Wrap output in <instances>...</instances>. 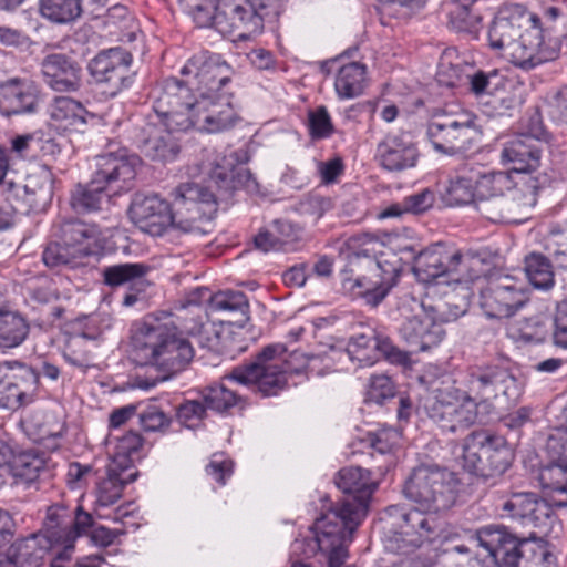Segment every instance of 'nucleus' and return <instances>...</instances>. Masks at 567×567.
Here are the masks:
<instances>
[{
	"mask_svg": "<svg viewBox=\"0 0 567 567\" xmlns=\"http://www.w3.org/2000/svg\"><path fill=\"white\" fill-rule=\"evenodd\" d=\"M181 78L161 82L154 94L153 110L165 126L143 128L138 148L152 161L172 162L181 148L172 132L218 133L237 121L231 105L233 66L218 53L200 51L182 66Z\"/></svg>",
	"mask_w": 567,
	"mask_h": 567,
	"instance_id": "1",
	"label": "nucleus"
},
{
	"mask_svg": "<svg viewBox=\"0 0 567 567\" xmlns=\"http://www.w3.org/2000/svg\"><path fill=\"white\" fill-rule=\"evenodd\" d=\"M458 480L455 474L437 465H421L411 472L403 485V495L415 507L404 509L389 506L386 512L400 518L398 529L390 530L384 538L388 551L408 555L432 540L440 523L434 516L450 509L457 498Z\"/></svg>",
	"mask_w": 567,
	"mask_h": 567,
	"instance_id": "2",
	"label": "nucleus"
},
{
	"mask_svg": "<svg viewBox=\"0 0 567 567\" xmlns=\"http://www.w3.org/2000/svg\"><path fill=\"white\" fill-rule=\"evenodd\" d=\"M204 287L193 290L186 305L176 312L159 311L146 315L132 330V347L136 360L152 365L167 379L183 371L193 360L195 351L183 333L195 336L208 323L207 312L200 306Z\"/></svg>",
	"mask_w": 567,
	"mask_h": 567,
	"instance_id": "3",
	"label": "nucleus"
},
{
	"mask_svg": "<svg viewBox=\"0 0 567 567\" xmlns=\"http://www.w3.org/2000/svg\"><path fill=\"white\" fill-rule=\"evenodd\" d=\"M334 482L344 497L316 519L311 537L295 539L291 544L292 554L305 557L322 550L329 556L330 567L342 564L347 556V543L365 516L378 486L370 471L355 466L341 468Z\"/></svg>",
	"mask_w": 567,
	"mask_h": 567,
	"instance_id": "4",
	"label": "nucleus"
},
{
	"mask_svg": "<svg viewBox=\"0 0 567 567\" xmlns=\"http://www.w3.org/2000/svg\"><path fill=\"white\" fill-rule=\"evenodd\" d=\"M514 382L511 372L499 364L474 365L467 371V392L454 385L433 388L424 400L423 410L442 431L463 432L476 423L480 403L499 394L507 395Z\"/></svg>",
	"mask_w": 567,
	"mask_h": 567,
	"instance_id": "5",
	"label": "nucleus"
},
{
	"mask_svg": "<svg viewBox=\"0 0 567 567\" xmlns=\"http://www.w3.org/2000/svg\"><path fill=\"white\" fill-rule=\"evenodd\" d=\"M168 204L158 195H137L131 207L130 217L142 231L151 236H162L168 227L184 234L203 235L205 225L216 210L215 197L195 183H183L173 192Z\"/></svg>",
	"mask_w": 567,
	"mask_h": 567,
	"instance_id": "6",
	"label": "nucleus"
},
{
	"mask_svg": "<svg viewBox=\"0 0 567 567\" xmlns=\"http://www.w3.org/2000/svg\"><path fill=\"white\" fill-rule=\"evenodd\" d=\"M349 257L350 269L342 271L343 290L370 307H378L398 284L401 259L392 252L372 256L368 248Z\"/></svg>",
	"mask_w": 567,
	"mask_h": 567,
	"instance_id": "7",
	"label": "nucleus"
},
{
	"mask_svg": "<svg viewBox=\"0 0 567 567\" xmlns=\"http://www.w3.org/2000/svg\"><path fill=\"white\" fill-rule=\"evenodd\" d=\"M141 165V158L128 153L126 148L107 152L95 156V171L86 185H78L71 194V206L78 213H91L101 209L110 195L109 187H116L114 193L126 192L133 187V182Z\"/></svg>",
	"mask_w": 567,
	"mask_h": 567,
	"instance_id": "8",
	"label": "nucleus"
},
{
	"mask_svg": "<svg viewBox=\"0 0 567 567\" xmlns=\"http://www.w3.org/2000/svg\"><path fill=\"white\" fill-rule=\"evenodd\" d=\"M48 523L44 533L33 534L23 539L18 546L17 559L28 566L38 567L47 553L59 547L58 558L71 556L74 540L93 528L92 516L79 506L75 515L69 516L64 507L53 506L48 512Z\"/></svg>",
	"mask_w": 567,
	"mask_h": 567,
	"instance_id": "9",
	"label": "nucleus"
},
{
	"mask_svg": "<svg viewBox=\"0 0 567 567\" xmlns=\"http://www.w3.org/2000/svg\"><path fill=\"white\" fill-rule=\"evenodd\" d=\"M282 343L268 344L249 363L235 367L224 380L252 388L262 396L278 395L287 388L293 371Z\"/></svg>",
	"mask_w": 567,
	"mask_h": 567,
	"instance_id": "10",
	"label": "nucleus"
},
{
	"mask_svg": "<svg viewBox=\"0 0 567 567\" xmlns=\"http://www.w3.org/2000/svg\"><path fill=\"white\" fill-rule=\"evenodd\" d=\"M287 0H220L217 31L248 40L262 33L265 22L279 16Z\"/></svg>",
	"mask_w": 567,
	"mask_h": 567,
	"instance_id": "11",
	"label": "nucleus"
},
{
	"mask_svg": "<svg viewBox=\"0 0 567 567\" xmlns=\"http://www.w3.org/2000/svg\"><path fill=\"white\" fill-rule=\"evenodd\" d=\"M472 262L477 260L465 258L460 251L437 243L414 258L413 272L424 284L467 282L478 278L477 274L470 271Z\"/></svg>",
	"mask_w": 567,
	"mask_h": 567,
	"instance_id": "12",
	"label": "nucleus"
},
{
	"mask_svg": "<svg viewBox=\"0 0 567 567\" xmlns=\"http://www.w3.org/2000/svg\"><path fill=\"white\" fill-rule=\"evenodd\" d=\"M512 452L504 437L487 431H474L463 444V467L471 474L489 477L504 473L511 465Z\"/></svg>",
	"mask_w": 567,
	"mask_h": 567,
	"instance_id": "13",
	"label": "nucleus"
},
{
	"mask_svg": "<svg viewBox=\"0 0 567 567\" xmlns=\"http://www.w3.org/2000/svg\"><path fill=\"white\" fill-rule=\"evenodd\" d=\"M520 19L529 24V28L518 35L511 51L504 53V58L524 71H530L558 59L561 41L558 38L545 39L540 19L535 13L523 12Z\"/></svg>",
	"mask_w": 567,
	"mask_h": 567,
	"instance_id": "14",
	"label": "nucleus"
},
{
	"mask_svg": "<svg viewBox=\"0 0 567 567\" xmlns=\"http://www.w3.org/2000/svg\"><path fill=\"white\" fill-rule=\"evenodd\" d=\"M477 135L471 114L434 116L426 126V136L435 152L447 156L470 151Z\"/></svg>",
	"mask_w": 567,
	"mask_h": 567,
	"instance_id": "15",
	"label": "nucleus"
},
{
	"mask_svg": "<svg viewBox=\"0 0 567 567\" xmlns=\"http://www.w3.org/2000/svg\"><path fill=\"white\" fill-rule=\"evenodd\" d=\"M399 310L404 321L399 328L401 338L411 348L410 352L427 351L441 343L444 330L441 324L423 316V303L411 295L401 297Z\"/></svg>",
	"mask_w": 567,
	"mask_h": 567,
	"instance_id": "16",
	"label": "nucleus"
},
{
	"mask_svg": "<svg viewBox=\"0 0 567 567\" xmlns=\"http://www.w3.org/2000/svg\"><path fill=\"white\" fill-rule=\"evenodd\" d=\"M132 62V54L116 47L99 52L89 62L87 70L104 93L113 97L132 86L135 75L131 70Z\"/></svg>",
	"mask_w": 567,
	"mask_h": 567,
	"instance_id": "17",
	"label": "nucleus"
},
{
	"mask_svg": "<svg viewBox=\"0 0 567 567\" xmlns=\"http://www.w3.org/2000/svg\"><path fill=\"white\" fill-rule=\"evenodd\" d=\"M528 299L525 284L508 275L489 278L480 292V306L488 318L509 317Z\"/></svg>",
	"mask_w": 567,
	"mask_h": 567,
	"instance_id": "18",
	"label": "nucleus"
},
{
	"mask_svg": "<svg viewBox=\"0 0 567 567\" xmlns=\"http://www.w3.org/2000/svg\"><path fill=\"white\" fill-rule=\"evenodd\" d=\"M537 189V181L532 176H520V179H517L512 172L477 169V199H504L506 193L513 192L514 198L517 197L516 194H522V205L530 206L536 203Z\"/></svg>",
	"mask_w": 567,
	"mask_h": 567,
	"instance_id": "19",
	"label": "nucleus"
},
{
	"mask_svg": "<svg viewBox=\"0 0 567 567\" xmlns=\"http://www.w3.org/2000/svg\"><path fill=\"white\" fill-rule=\"evenodd\" d=\"M499 508L503 516L532 527L547 526L554 515L551 505L534 492L511 493Z\"/></svg>",
	"mask_w": 567,
	"mask_h": 567,
	"instance_id": "20",
	"label": "nucleus"
},
{
	"mask_svg": "<svg viewBox=\"0 0 567 567\" xmlns=\"http://www.w3.org/2000/svg\"><path fill=\"white\" fill-rule=\"evenodd\" d=\"M45 455L38 450L13 453L12 449L0 441V477L8 474L11 485H29L45 468Z\"/></svg>",
	"mask_w": 567,
	"mask_h": 567,
	"instance_id": "21",
	"label": "nucleus"
},
{
	"mask_svg": "<svg viewBox=\"0 0 567 567\" xmlns=\"http://www.w3.org/2000/svg\"><path fill=\"white\" fill-rule=\"evenodd\" d=\"M37 375L33 370L18 361L0 362V408L16 410L28 404L31 396L25 384H34Z\"/></svg>",
	"mask_w": 567,
	"mask_h": 567,
	"instance_id": "22",
	"label": "nucleus"
},
{
	"mask_svg": "<svg viewBox=\"0 0 567 567\" xmlns=\"http://www.w3.org/2000/svg\"><path fill=\"white\" fill-rule=\"evenodd\" d=\"M41 72L45 84L55 92L73 93L83 86L82 66L63 53H51L43 58Z\"/></svg>",
	"mask_w": 567,
	"mask_h": 567,
	"instance_id": "23",
	"label": "nucleus"
},
{
	"mask_svg": "<svg viewBox=\"0 0 567 567\" xmlns=\"http://www.w3.org/2000/svg\"><path fill=\"white\" fill-rule=\"evenodd\" d=\"M477 545L486 551L497 567H517L523 539L508 533L505 528L487 526L475 534Z\"/></svg>",
	"mask_w": 567,
	"mask_h": 567,
	"instance_id": "24",
	"label": "nucleus"
},
{
	"mask_svg": "<svg viewBox=\"0 0 567 567\" xmlns=\"http://www.w3.org/2000/svg\"><path fill=\"white\" fill-rule=\"evenodd\" d=\"M245 159L239 152L231 151L215 162L209 176L219 192L230 195L240 188L255 189L257 183L249 169L243 166Z\"/></svg>",
	"mask_w": 567,
	"mask_h": 567,
	"instance_id": "25",
	"label": "nucleus"
},
{
	"mask_svg": "<svg viewBox=\"0 0 567 567\" xmlns=\"http://www.w3.org/2000/svg\"><path fill=\"white\" fill-rule=\"evenodd\" d=\"M542 150L539 143L530 135L520 134L503 144L501 162L512 164V173L517 178L529 176L540 166Z\"/></svg>",
	"mask_w": 567,
	"mask_h": 567,
	"instance_id": "26",
	"label": "nucleus"
},
{
	"mask_svg": "<svg viewBox=\"0 0 567 567\" xmlns=\"http://www.w3.org/2000/svg\"><path fill=\"white\" fill-rule=\"evenodd\" d=\"M419 151L408 135L389 134L379 142L375 159L388 172H402L412 168L419 161Z\"/></svg>",
	"mask_w": 567,
	"mask_h": 567,
	"instance_id": "27",
	"label": "nucleus"
},
{
	"mask_svg": "<svg viewBox=\"0 0 567 567\" xmlns=\"http://www.w3.org/2000/svg\"><path fill=\"white\" fill-rule=\"evenodd\" d=\"M38 90L32 82L11 78L0 83V114L6 117L33 114L38 111Z\"/></svg>",
	"mask_w": 567,
	"mask_h": 567,
	"instance_id": "28",
	"label": "nucleus"
},
{
	"mask_svg": "<svg viewBox=\"0 0 567 567\" xmlns=\"http://www.w3.org/2000/svg\"><path fill=\"white\" fill-rule=\"evenodd\" d=\"M52 236L73 248L81 257L93 255L103 239L96 225L86 224L79 219H65L55 223Z\"/></svg>",
	"mask_w": 567,
	"mask_h": 567,
	"instance_id": "29",
	"label": "nucleus"
},
{
	"mask_svg": "<svg viewBox=\"0 0 567 567\" xmlns=\"http://www.w3.org/2000/svg\"><path fill=\"white\" fill-rule=\"evenodd\" d=\"M48 125L59 133L84 132L90 118L94 115L78 100L60 95L48 105Z\"/></svg>",
	"mask_w": 567,
	"mask_h": 567,
	"instance_id": "30",
	"label": "nucleus"
},
{
	"mask_svg": "<svg viewBox=\"0 0 567 567\" xmlns=\"http://www.w3.org/2000/svg\"><path fill=\"white\" fill-rule=\"evenodd\" d=\"M551 320L539 313L514 320L507 327V336L519 346H536L545 342L550 336Z\"/></svg>",
	"mask_w": 567,
	"mask_h": 567,
	"instance_id": "31",
	"label": "nucleus"
},
{
	"mask_svg": "<svg viewBox=\"0 0 567 567\" xmlns=\"http://www.w3.org/2000/svg\"><path fill=\"white\" fill-rule=\"evenodd\" d=\"M209 301L213 311L224 312L233 318V323L243 328L249 321L250 306L245 292L239 290H221L214 295L203 296Z\"/></svg>",
	"mask_w": 567,
	"mask_h": 567,
	"instance_id": "32",
	"label": "nucleus"
},
{
	"mask_svg": "<svg viewBox=\"0 0 567 567\" xmlns=\"http://www.w3.org/2000/svg\"><path fill=\"white\" fill-rule=\"evenodd\" d=\"M525 23L520 16L514 13H501L493 20L489 25L487 38L491 49L498 52L502 56L511 51L512 44L515 43L522 33V24Z\"/></svg>",
	"mask_w": 567,
	"mask_h": 567,
	"instance_id": "33",
	"label": "nucleus"
},
{
	"mask_svg": "<svg viewBox=\"0 0 567 567\" xmlns=\"http://www.w3.org/2000/svg\"><path fill=\"white\" fill-rule=\"evenodd\" d=\"M477 168L464 166L449 181L445 189V200L451 206L475 203Z\"/></svg>",
	"mask_w": 567,
	"mask_h": 567,
	"instance_id": "34",
	"label": "nucleus"
},
{
	"mask_svg": "<svg viewBox=\"0 0 567 567\" xmlns=\"http://www.w3.org/2000/svg\"><path fill=\"white\" fill-rule=\"evenodd\" d=\"M100 337V332L87 330L71 334L63 348V358L65 361L81 370H86L92 362V347Z\"/></svg>",
	"mask_w": 567,
	"mask_h": 567,
	"instance_id": "35",
	"label": "nucleus"
},
{
	"mask_svg": "<svg viewBox=\"0 0 567 567\" xmlns=\"http://www.w3.org/2000/svg\"><path fill=\"white\" fill-rule=\"evenodd\" d=\"M136 477L137 472H128L110 464L107 476L97 483L96 504L102 507L115 504L121 498L124 486Z\"/></svg>",
	"mask_w": 567,
	"mask_h": 567,
	"instance_id": "36",
	"label": "nucleus"
},
{
	"mask_svg": "<svg viewBox=\"0 0 567 567\" xmlns=\"http://www.w3.org/2000/svg\"><path fill=\"white\" fill-rule=\"evenodd\" d=\"M367 82V68L359 62L342 65L336 75L334 90L339 99H353L363 93Z\"/></svg>",
	"mask_w": 567,
	"mask_h": 567,
	"instance_id": "37",
	"label": "nucleus"
},
{
	"mask_svg": "<svg viewBox=\"0 0 567 567\" xmlns=\"http://www.w3.org/2000/svg\"><path fill=\"white\" fill-rule=\"evenodd\" d=\"M480 0H452L449 24L457 32L476 35L481 29L482 14L477 8Z\"/></svg>",
	"mask_w": 567,
	"mask_h": 567,
	"instance_id": "38",
	"label": "nucleus"
},
{
	"mask_svg": "<svg viewBox=\"0 0 567 567\" xmlns=\"http://www.w3.org/2000/svg\"><path fill=\"white\" fill-rule=\"evenodd\" d=\"M30 331L24 317L16 311L0 309V348L12 349L23 343Z\"/></svg>",
	"mask_w": 567,
	"mask_h": 567,
	"instance_id": "39",
	"label": "nucleus"
},
{
	"mask_svg": "<svg viewBox=\"0 0 567 567\" xmlns=\"http://www.w3.org/2000/svg\"><path fill=\"white\" fill-rule=\"evenodd\" d=\"M150 267L141 262H125L105 266L101 270L103 284L117 288L125 285H134L145 277Z\"/></svg>",
	"mask_w": 567,
	"mask_h": 567,
	"instance_id": "40",
	"label": "nucleus"
},
{
	"mask_svg": "<svg viewBox=\"0 0 567 567\" xmlns=\"http://www.w3.org/2000/svg\"><path fill=\"white\" fill-rule=\"evenodd\" d=\"M525 272L530 285L539 290H548L555 284L553 265L547 257L532 252L525 257Z\"/></svg>",
	"mask_w": 567,
	"mask_h": 567,
	"instance_id": "41",
	"label": "nucleus"
},
{
	"mask_svg": "<svg viewBox=\"0 0 567 567\" xmlns=\"http://www.w3.org/2000/svg\"><path fill=\"white\" fill-rule=\"evenodd\" d=\"M40 13L56 24H68L80 18L81 0H40Z\"/></svg>",
	"mask_w": 567,
	"mask_h": 567,
	"instance_id": "42",
	"label": "nucleus"
},
{
	"mask_svg": "<svg viewBox=\"0 0 567 567\" xmlns=\"http://www.w3.org/2000/svg\"><path fill=\"white\" fill-rule=\"evenodd\" d=\"M517 567H557L556 557L546 543L523 538Z\"/></svg>",
	"mask_w": 567,
	"mask_h": 567,
	"instance_id": "43",
	"label": "nucleus"
},
{
	"mask_svg": "<svg viewBox=\"0 0 567 567\" xmlns=\"http://www.w3.org/2000/svg\"><path fill=\"white\" fill-rule=\"evenodd\" d=\"M112 465L126 470L128 472H136L133 463L135 458L140 457V450L143 446V437L140 433L130 431L123 436L116 439Z\"/></svg>",
	"mask_w": 567,
	"mask_h": 567,
	"instance_id": "44",
	"label": "nucleus"
},
{
	"mask_svg": "<svg viewBox=\"0 0 567 567\" xmlns=\"http://www.w3.org/2000/svg\"><path fill=\"white\" fill-rule=\"evenodd\" d=\"M43 419L44 423H40L38 417L34 416L30 422V426L35 430L34 441L52 452L60 447L64 424L58 421L53 414H45Z\"/></svg>",
	"mask_w": 567,
	"mask_h": 567,
	"instance_id": "45",
	"label": "nucleus"
},
{
	"mask_svg": "<svg viewBox=\"0 0 567 567\" xmlns=\"http://www.w3.org/2000/svg\"><path fill=\"white\" fill-rule=\"evenodd\" d=\"M202 396L206 408L217 413H226L230 409L243 404V398L225 384H214L206 388Z\"/></svg>",
	"mask_w": 567,
	"mask_h": 567,
	"instance_id": "46",
	"label": "nucleus"
},
{
	"mask_svg": "<svg viewBox=\"0 0 567 567\" xmlns=\"http://www.w3.org/2000/svg\"><path fill=\"white\" fill-rule=\"evenodd\" d=\"M375 338L377 333L373 330L352 336L347 346L349 357L361 364H372L375 362V347L378 344L375 343Z\"/></svg>",
	"mask_w": 567,
	"mask_h": 567,
	"instance_id": "47",
	"label": "nucleus"
},
{
	"mask_svg": "<svg viewBox=\"0 0 567 567\" xmlns=\"http://www.w3.org/2000/svg\"><path fill=\"white\" fill-rule=\"evenodd\" d=\"M518 91H520L519 87L505 82L497 86L485 103L489 105L496 114L503 115L522 104L523 99Z\"/></svg>",
	"mask_w": 567,
	"mask_h": 567,
	"instance_id": "48",
	"label": "nucleus"
},
{
	"mask_svg": "<svg viewBox=\"0 0 567 567\" xmlns=\"http://www.w3.org/2000/svg\"><path fill=\"white\" fill-rule=\"evenodd\" d=\"M24 192L30 207L34 209L41 208L51 198L52 186L50 175L44 173L41 176H29L24 185Z\"/></svg>",
	"mask_w": 567,
	"mask_h": 567,
	"instance_id": "49",
	"label": "nucleus"
},
{
	"mask_svg": "<svg viewBox=\"0 0 567 567\" xmlns=\"http://www.w3.org/2000/svg\"><path fill=\"white\" fill-rule=\"evenodd\" d=\"M546 248L553 256L556 266L567 270V224L550 226Z\"/></svg>",
	"mask_w": 567,
	"mask_h": 567,
	"instance_id": "50",
	"label": "nucleus"
},
{
	"mask_svg": "<svg viewBox=\"0 0 567 567\" xmlns=\"http://www.w3.org/2000/svg\"><path fill=\"white\" fill-rule=\"evenodd\" d=\"M395 395L393 381L384 374L372 375L365 391L364 401L367 403L384 404Z\"/></svg>",
	"mask_w": 567,
	"mask_h": 567,
	"instance_id": "51",
	"label": "nucleus"
},
{
	"mask_svg": "<svg viewBox=\"0 0 567 567\" xmlns=\"http://www.w3.org/2000/svg\"><path fill=\"white\" fill-rule=\"evenodd\" d=\"M308 130L311 138L323 140L330 137L334 127L326 106L320 105L308 112Z\"/></svg>",
	"mask_w": 567,
	"mask_h": 567,
	"instance_id": "52",
	"label": "nucleus"
},
{
	"mask_svg": "<svg viewBox=\"0 0 567 567\" xmlns=\"http://www.w3.org/2000/svg\"><path fill=\"white\" fill-rule=\"evenodd\" d=\"M81 256L70 248L68 245L62 244L61 240L49 244L42 254V260L45 266L55 268L60 266H66Z\"/></svg>",
	"mask_w": 567,
	"mask_h": 567,
	"instance_id": "53",
	"label": "nucleus"
},
{
	"mask_svg": "<svg viewBox=\"0 0 567 567\" xmlns=\"http://www.w3.org/2000/svg\"><path fill=\"white\" fill-rule=\"evenodd\" d=\"M400 437L401 433L398 430L383 426L374 432H368L363 441L374 451L385 454L399 444Z\"/></svg>",
	"mask_w": 567,
	"mask_h": 567,
	"instance_id": "54",
	"label": "nucleus"
},
{
	"mask_svg": "<svg viewBox=\"0 0 567 567\" xmlns=\"http://www.w3.org/2000/svg\"><path fill=\"white\" fill-rule=\"evenodd\" d=\"M331 208V199L319 194H308L303 196L297 205V212L300 215L309 216L315 221L322 217Z\"/></svg>",
	"mask_w": 567,
	"mask_h": 567,
	"instance_id": "55",
	"label": "nucleus"
},
{
	"mask_svg": "<svg viewBox=\"0 0 567 567\" xmlns=\"http://www.w3.org/2000/svg\"><path fill=\"white\" fill-rule=\"evenodd\" d=\"M471 91L476 96H491L503 82V78L496 70L491 72L477 71L468 76Z\"/></svg>",
	"mask_w": 567,
	"mask_h": 567,
	"instance_id": "56",
	"label": "nucleus"
},
{
	"mask_svg": "<svg viewBox=\"0 0 567 567\" xmlns=\"http://www.w3.org/2000/svg\"><path fill=\"white\" fill-rule=\"evenodd\" d=\"M375 357L382 355L385 360L394 364L405 365L410 362L409 352L400 350L393 344L389 337L377 334Z\"/></svg>",
	"mask_w": 567,
	"mask_h": 567,
	"instance_id": "57",
	"label": "nucleus"
},
{
	"mask_svg": "<svg viewBox=\"0 0 567 567\" xmlns=\"http://www.w3.org/2000/svg\"><path fill=\"white\" fill-rule=\"evenodd\" d=\"M140 422L146 432H165L169 424L171 419L158 408L147 406L140 414Z\"/></svg>",
	"mask_w": 567,
	"mask_h": 567,
	"instance_id": "58",
	"label": "nucleus"
},
{
	"mask_svg": "<svg viewBox=\"0 0 567 567\" xmlns=\"http://www.w3.org/2000/svg\"><path fill=\"white\" fill-rule=\"evenodd\" d=\"M195 23L199 28H215L217 30V16L219 2L198 3L197 8H187Z\"/></svg>",
	"mask_w": 567,
	"mask_h": 567,
	"instance_id": "59",
	"label": "nucleus"
},
{
	"mask_svg": "<svg viewBox=\"0 0 567 567\" xmlns=\"http://www.w3.org/2000/svg\"><path fill=\"white\" fill-rule=\"evenodd\" d=\"M233 471V461L223 454L213 455L210 462L206 466L207 474L220 485L226 484V480L231 476Z\"/></svg>",
	"mask_w": 567,
	"mask_h": 567,
	"instance_id": "60",
	"label": "nucleus"
},
{
	"mask_svg": "<svg viewBox=\"0 0 567 567\" xmlns=\"http://www.w3.org/2000/svg\"><path fill=\"white\" fill-rule=\"evenodd\" d=\"M198 344L212 352L223 353L224 346L221 342V332L213 323L208 322L203 329L195 333Z\"/></svg>",
	"mask_w": 567,
	"mask_h": 567,
	"instance_id": "61",
	"label": "nucleus"
},
{
	"mask_svg": "<svg viewBox=\"0 0 567 567\" xmlns=\"http://www.w3.org/2000/svg\"><path fill=\"white\" fill-rule=\"evenodd\" d=\"M53 128L49 125L47 128L37 130V147L35 153L40 152L42 156H49L55 158L62 152L61 144L56 141V138L52 135L51 131Z\"/></svg>",
	"mask_w": 567,
	"mask_h": 567,
	"instance_id": "62",
	"label": "nucleus"
},
{
	"mask_svg": "<svg viewBox=\"0 0 567 567\" xmlns=\"http://www.w3.org/2000/svg\"><path fill=\"white\" fill-rule=\"evenodd\" d=\"M505 200L501 198L477 199L475 202L480 214L492 223H503L507 219L504 210Z\"/></svg>",
	"mask_w": 567,
	"mask_h": 567,
	"instance_id": "63",
	"label": "nucleus"
},
{
	"mask_svg": "<svg viewBox=\"0 0 567 567\" xmlns=\"http://www.w3.org/2000/svg\"><path fill=\"white\" fill-rule=\"evenodd\" d=\"M551 337L555 346L567 348V303H558L551 322Z\"/></svg>",
	"mask_w": 567,
	"mask_h": 567,
	"instance_id": "64",
	"label": "nucleus"
}]
</instances>
